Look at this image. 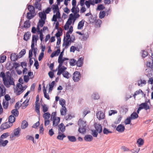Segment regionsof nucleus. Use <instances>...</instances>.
Segmentation results:
<instances>
[{
    "label": "nucleus",
    "instance_id": "1",
    "mask_svg": "<svg viewBox=\"0 0 153 153\" xmlns=\"http://www.w3.org/2000/svg\"><path fill=\"white\" fill-rule=\"evenodd\" d=\"M0 77H2L3 83L8 88L10 85H14L13 79L10 75L5 76L4 73L1 72L0 73Z\"/></svg>",
    "mask_w": 153,
    "mask_h": 153
},
{
    "label": "nucleus",
    "instance_id": "2",
    "mask_svg": "<svg viewBox=\"0 0 153 153\" xmlns=\"http://www.w3.org/2000/svg\"><path fill=\"white\" fill-rule=\"evenodd\" d=\"M78 125L79 126L78 131L80 133L83 134L86 132V121L80 119L78 122Z\"/></svg>",
    "mask_w": 153,
    "mask_h": 153
},
{
    "label": "nucleus",
    "instance_id": "3",
    "mask_svg": "<svg viewBox=\"0 0 153 153\" xmlns=\"http://www.w3.org/2000/svg\"><path fill=\"white\" fill-rule=\"evenodd\" d=\"M81 78L80 73L79 71H76L73 74V79L74 82H77Z\"/></svg>",
    "mask_w": 153,
    "mask_h": 153
},
{
    "label": "nucleus",
    "instance_id": "4",
    "mask_svg": "<svg viewBox=\"0 0 153 153\" xmlns=\"http://www.w3.org/2000/svg\"><path fill=\"white\" fill-rule=\"evenodd\" d=\"M139 106L141 109H144L146 110H147L150 108L149 105L146 102L141 103Z\"/></svg>",
    "mask_w": 153,
    "mask_h": 153
},
{
    "label": "nucleus",
    "instance_id": "5",
    "mask_svg": "<svg viewBox=\"0 0 153 153\" xmlns=\"http://www.w3.org/2000/svg\"><path fill=\"white\" fill-rule=\"evenodd\" d=\"M38 39V37L37 35H33V36L31 45L32 48H33L35 43L36 45L37 41Z\"/></svg>",
    "mask_w": 153,
    "mask_h": 153
},
{
    "label": "nucleus",
    "instance_id": "6",
    "mask_svg": "<svg viewBox=\"0 0 153 153\" xmlns=\"http://www.w3.org/2000/svg\"><path fill=\"white\" fill-rule=\"evenodd\" d=\"M6 94V88L3 85H0V97L4 96Z\"/></svg>",
    "mask_w": 153,
    "mask_h": 153
},
{
    "label": "nucleus",
    "instance_id": "7",
    "mask_svg": "<svg viewBox=\"0 0 153 153\" xmlns=\"http://www.w3.org/2000/svg\"><path fill=\"white\" fill-rule=\"evenodd\" d=\"M71 44L70 41H69V40L65 39V38H64L62 46L64 47L65 49L67 48L69 45H71Z\"/></svg>",
    "mask_w": 153,
    "mask_h": 153
},
{
    "label": "nucleus",
    "instance_id": "8",
    "mask_svg": "<svg viewBox=\"0 0 153 153\" xmlns=\"http://www.w3.org/2000/svg\"><path fill=\"white\" fill-rule=\"evenodd\" d=\"M94 127L98 133H100L102 131V128L101 125L99 124H95L94 125Z\"/></svg>",
    "mask_w": 153,
    "mask_h": 153
},
{
    "label": "nucleus",
    "instance_id": "9",
    "mask_svg": "<svg viewBox=\"0 0 153 153\" xmlns=\"http://www.w3.org/2000/svg\"><path fill=\"white\" fill-rule=\"evenodd\" d=\"M21 130L20 128H17L15 129L14 130V135H11L10 137H13L14 136H17L18 137L19 135V133Z\"/></svg>",
    "mask_w": 153,
    "mask_h": 153
},
{
    "label": "nucleus",
    "instance_id": "10",
    "mask_svg": "<svg viewBox=\"0 0 153 153\" xmlns=\"http://www.w3.org/2000/svg\"><path fill=\"white\" fill-rule=\"evenodd\" d=\"M97 118L99 120L104 119L105 117V114L103 112L101 111H99L96 114Z\"/></svg>",
    "mask_w": 153,
    "mask_h": 153
},
{
    "label": "nucleus",
    "instance_id": "11",
    "mask_svg": "<svg viewBox=\"0 0 153 153\" xmlns=\"http://www.w3.org/2000/svg\"><path fill=\"white\" fill-rule=\"evenodd\" d=\"M53 121V126H57L60 121V118L59 117H56L54 120H52Z\"/></svg>",
    "mask_w": 153,
    "mask_h": 153
},
{
    "label": "nucleus",
    "instance_id": "12",
    "mask_svg": "<svg viewBox=\"0 0 153 153\" xmlns=\"http://www.w3.org/2000/svg\"><path fill=\"white\" fill-rule=\"evenodd\" d=\"M125 129V128L124 126L120 124L117 127L116 129L119 132H122L124 131Z\"/></svg>",
    "mask_w": 153,
    "mask_h": 153
},
{
    "label": "nucleus",
    "instance_id": "13",
    "mask_svg": "<svg viewBox=\"0 0 153 153\" xmlns=\"http://www.w3.org/2000/svg\"><path fill=\"white\" fill-rule=\"evenodd\" d=\"M11 126V124L10 125L9 123L7 122L3 123L1 125V129L4 130L8 128Z\"/></svg>",
    "mask_w": 153,
    "mask_h": 153
},
{
    "label": "nucleus",
    "instance_id": "14",
    "mask_svg": "<svg viewBox=\"0 0 153 153\" xmlns=\"http://www.w3.org/2000/svg\"><path fill=\"white\" fill-rule=\"evenodd\" d=\"M39 15L41 18V20H45L46 19V15L44 11L39 12Z\"/></svg>",
    "mask_w": 153,
    "mask_h": 153
},
{
    "label": "nucleus",
    "instance_id": "15",
    "mask_svg": "<svg viewBox=\"0 0 153 153\" xmlns=\"http://www.w3.org/2000/svg\"><path fill=\"white\" fill-rule=\"evenodd\" d=\"M9 123L11 124V126H12V123H13L15 120V118L14 116L12 115L10 116L8 118Z\"/></svg>",
    "mask_w": 153,
    "mask_h": 153
},
{
    "label": "nucleus",
    "instance_id": "16",
    "mask_svg": "<svg viewBox=\"0 0 153 153\" xmlns=\"http://www.w3.org/2000/svg\"><path fill=\"white\" fill-rule=\"evenodd\" d=\"M58 127L59 132H63L65 130V126L62 123L59 124L58 126Z\"/></svg>",
    "mask_w": 153,
    "mask_h": 153
},
{
    "label": "nucleus",
    "instance_id": "17",
    "mask_svg": "<svg viewBox=\"0 0 153 153\" xmlns=\"http://www.w3.org/2000/svg\"><path fill=\"white\" fill-rule=\"evenodd\" d=\"M93 139L92 136L91 135H87L84 137V140L86 141L90 142Z\"/></svg>",
    "mask_w": 153,
    "mask_h": 153
},
{
    "label": "nucleus",
    "instance_id": "18",
    "mask_svg": "<svg viewBox=\"0 0 153 153\" xmlns=\"http://www.w3.org/2000/svg\"><path fill=\"white\" fill-rule=\"evenodd\" d=\"M83 58H79L76 62L77 66L79 67L81 66L83 64Z\"/></svg>",
    "mask_w": 153,
    "mask_h": 153
},
{
    "label": "nucleus",
    "instance_id": "19",
    "mask_svg": "<svg viewBox=\"0 0 153 153\" xmlns=\"http://www.w3.org/2000/svg\"><path fill=\"white\" fill-rule=\"evenodd\" d=\"M84 22L85 21L84 20H82L79 22L77 26L78 29L80 30L82 29L84 25Z\"/></svg>",
    "mask_w": 153,
    "mask_h": 153
},
{
    "label": "nucleus",
    "instance_id": "20",
    "mask_svg": "<svg viewBox=\"0 0 153 153\" xmlns=\"http://www.w3.org/2000/svg\"><path fill=\"white\" fill-rule=\"evenodd\" d=\"M18 56L15 53H12L10 55V58L12 61H15L17 59Z\"/></svg>",
    "mask_w": 153,
    "mask_h": 153
},
{
    "label": "nucleus",
    "instance_id": "21",
    "mask_svg": "<svg viewBox=\"0 0 153 153\" xmlns=\"http://www.w3.org/2000/svg\"><path fill=\"white\" fill-rule=\"evenodd\" d=\"M30 32H27L25 33L23 39L25 41H27L30 38Z\"/></svg>",
    "mask_w": 153,
    "mask_h": 153
},
{
    "label": "nucleus",
    "instance_id": "22",
    "mask_svg": "<svg viewBox=\"0 0 153 153\" xmlns=\"http://www.w3.org/2000/svg\"><path fill=\"white\" fill-rule=\"evenodd\" d=\"M51 115L49 112L45 113L43 115V117L45 120H49Z\"/></svg>",
    "mask_w": 153,
    "mask_h": 153
},
{
    "label": "nucleus",
    "instance_id": "23",
    "mask_svg": "<svg viewBox=\"0 0 153 153\" xmlns=\"http://www.w3.org/2000/svg\"><path fill=\"white\" fill-rule=\"evenodd\" d=\"M27 8L29 10V12L34 13L35 10L34 7L33 6L29 5H28Z\"/></svg>",
    "mask_w": 153,
    "mask_h": 153
},
{
    "label": "nucleus",
    "instance_id": "24",
    "mask_svg": "<svg viewBox=\"0 0 153 153\" xmlns=\"http://www.w3.org/2000/svg\"><path fill=\"white\" fill-rule=\"evenodd\" d=\"M58 133L59 135L57 137L58 139L62 140H63L64 138L66 137V136L63 134H62L60 132H59Z\"/></svg>",
    "mask_w": 153,
    "mask_h": 153
},
{
    "label": "nucleus",
    "instance_id": "25",
    "mask_svg": "<svg viewBox=\"0 0 153 153\" xmlns=\"http://www.w3.org/2000/svg\"><path fill=\"white\" fill-rule=\"evenodd\" d=\"M11 113L15 117H17L19 115V111L17 108L12 110Z\"/></svg>",
    "mask_w": 153,
    "mask_h": 153
},
{
    "label": "nucleus",
    "instance_id": "26",
    "mask_svg": "<svg viewBox=\"0 0 153 153\" xmlns=\"http://www.w3.org/2000/svg\"><path fill=\"white\" fill-rule=\"evenodd\" d=\"M60 111L61 114L62 115H65L66 114V109L65 106L63 107L62 106V108L60 109Z\"/></svg>",
    "mask_w": 153,
    "mask_h": 153
},
{
    "label": "nucleus",
    "instance_id": "27",
    "mask_svg": "<svg viewBox=\"0 0 153 153\" xmlns=\"http://www.w3.org/2000/svg\"><path fill=\"white\" fill-rule=\"evenodd\" d=\"M138 116L136 112H133L131 114L130 118L131 120H134L137 118Z\"/></svg>",
    "mask_w": 153,
    "mask_h": 153
},
{
    "label": "nucleus",
    "instance_id": "28",
    "mask_svg": "<svg viewBox=\"0 0 153 153\" xmlns=\"http://www.w3.org/2000/svg\"><path fill=\"white\" fill-rule=\"evenodd\" d=\"M67 137L69 140L71 142H75L76 140V138L74 136H68Z\"/></svg>",
    "mask_w": 153,
    "mask_h": 153
},
{
    "label": "nucleus",
    "instance_id": "29",
    "mask_svg": "<svg viewBox=\"0 0 153 153\" xmlns=\"http://www.w3.org/2000/svg\"><path fill=\"white\" fill-rule=\"evenodd\" d=\"M62 75L64 77L67 79H69L70 76V74L67 71H65L62 73Z\"/></svg>",
    "mask_w": 153,
    "mask_h": 153
},
{
    "label": "nucleus",
    "instance_id": "30",
    "mask_svg": "<svg viewBox=\"0 0 153 153\" xmlns=\"http://www.w3.org/2000/svg\"><path fill=\"white\" fill-rule=\"evenodd\" d=\"M137 143L138 144V146L140 147L143 145L144 141L142 138H140L137 140Z\"/></svg>",
    "mask_w": 153,
    "mask_h": 153
},
{
    "label": "nucleus",
    "instance_id": "31",
    "mask_svg": "<svg viewBox=\"0 0 153 153\" xmlns=\"http://www.w3.org/2000/svg\"><path fill=\"white\" fill-rule=\"evenodd\" d=\"M28 125V123L25 120L23 121L21 125L22 128V129H25L26 128L27 126Z\"/></svg>",
    "mask_w": 153,
    "mask_h": 153
},
{
    "label": "nucleus",
    "instance_id": "32",
    "mask_svg": "<svg viewBox=\"0 0 153 153\" xmlns=\"http://www.w3.org/2000/svg\"><path fill=\"white\" fill-rule=\"evenodd\" d=\"M30 26V23L29 20L26 21L24 23V27L25 28H28Z\"/></svg>",
    "mask_w": 153,
    "mask_h": 153
},
{
    "label": "nucleus",
    "instance_id": "33",
    "mask_svg": "<svg viewBox=\"0 0 153 153\" xmlns=\"http://www.w3.org/2000/svg\"><path fill=\"white\" fill-rule=\"evenodd\" d=\"M138 85L139 86H142V84H144L145 85L146 83V81L145 80H142L141 79L138 80L137 82Z\"/></svg>",
    "mask_w": 153,
    "mask_h": 153
},
{
    "label": "nucleus",
    "instance_id": "34",
    "mask_svg": "<svg viewBox=\"0 0 153 153\" xmlns=\"http://www.w3.org/2000/svg\"><path fill=\"white\" fill-rule=\"evenodd\" d=\"M44 89H43V93L44 94V97L48 100H49L50 97L48 94L46 93V90L45 89V86H43Z\"/></svg>",
    "mask_w": 153,
    "mask_h": 153
},
{
    "label": "nucleus",
    "instance_id": "35",
    "mask_svg": "<svg viewBox=\"0 0 153 153\" xmlns=\"http://www.w3.org/2000/svg\"><path fill=\"white\" fill-rule=\"evenodd\" d=\"M33 14L34 13L28 12L27 13V19H30L33 18L34 17Z\"/></svg>",
    "mask_w": 153,
    "mask_h": 153
},
{
    "label": "nucleus",
    "instance_id": "36",
    "mask_svg": "<svg viewBox=\"0 0 153 153\" xmlns=\"http://www.w3.org/2000/svg\"><path fill=\"white\" fill-rule=\"evenodd\" d=\"M59 104L61 105L62 107V106L63 107H65V101L64 99H61L59 100Z\"/></svg>",
    "mask_w": 153,
    "mask_h": 153
},
{
    "label": "nucleus",
    "instance_id": "37",
    "mask_svg": "<svg viewBox=\"0 0 153 153\" xmlns=\"http://www.w3.org/2000/svg\"><path fill=\"white\" fill-rule=\"evenodd\" d=\"M8 143V141L7 140H5L4 141H3L1 140V143H0V145L1 146H5L7 143Z\"/></svg>",
    "mask_w": 153,
    "mask_h": 153
},
{
    "label": "nucleus",
    "instance_id": "38",
    "mask_svg": "<svg viewBox=\"0 0 153 153\" xmlns=\"http://www.w3.org/2000/svg\"><path fill=\"white\" fill-rule=\"evenodd\" d=\"M3 107L4 108L6 109L8 105V102L7 101L3 100L2 103Z\"/></svg>",
    "mask_w": 153,
    "mask_h": 153
},
{
    "label": "nucleus",
    "instance_id": "39",
    "mask_svg": "<svg viewBox=\"0 0 153 153\" xmlns=\"http://www.w3.org/2000/svg\"><path fill=\"white\" fill-rule=\"evenodd\" d=\"M76 61L74 59H71L70 60V65L71 66H73L76 65Z\"/></svg>",
    "mask_w": 153,
    "mask_h": 153
},
{
    "label": "nucleus",
    "instance_id": "40",
    "mask_svg": "<svg viewBox=\"0 0 153 153\" xmlns=\"http://www.w3.org/2000/svg\"><path fill=\"white\" fill-rule=\"evenodd\" d=\"M6 56L4 55H1V57L0 58V62L3 63L6 59Z\"/></svg>",
    "mask_w": 153,
    "mask_h": 153
},
{
    "label": "nucleus",
    "instance_id": "41",
    "mask_svg": "<svg viewBox=\"0 0 153 153\" xmlns=\"http://www.w3.org/2000/svg\"><path fill=\"white\" fill-rule=\"evenodd\" d=\"M45 24V20H39L38 25L40 26L41 27H42Z\"/></svg>",
    "mask_w": 153,
    "mask_h": 153
},
{
    "label": "nucleus",
    "instance_id": "42",
    "mask_svg": "<svg viewBox=\"0 0 153 153\" xmlns=\"http://www.w3.org/2000/svg\"><path fill=\"white\" fill-rule=\"evenodd\" d=\"M92 97L94 99L97 100L100 98V97L98 94L94 93L92 95Z\"/></svg>",
    "mask_w": 153,
    "mask_h": 153
},
{
    "label": "nucleus",
    "instance_id": "43",
    "mask_svg": "<svg viewBox=\"0 0 153 153\" xmlns=\"http://www.w3.org/2000/svg\"><path fill=\"white\" fill-rule=\"evenodd\" d=\"M105 16V12L104 11L100 12L99 13V17L100 19L103 18Z\"/></svg>",
    "mask_w": 153,
    "mask_h": 153
},
{
    "label": "nucleus",
    "instance_id": "44",
    "mask_svg": "<svg viewBox=\"0 0 153 153\" xmlns=\"http://www.w3.org/2000/svg\"><path fill=\"white\" fill-rule=\"evenodd\" d=\"M35 7L36 9H38L39 10H41V6L39 3V2L36 1L35 4Z\"/></svg>",
    "mask_w": 153,
    "mask_h": 153
},
{
    "label": "nucleus",
    "instance_id": "45",
    "mask_svg": "<svg viewBox=\"0 0 153 153\" xmlns=\"http://www.w3.org/2000/svg\"><path fill=\"white\" fill-rule=\"evenodd\" d=\"M103 133L105 134H108L111 133L112 132L109 131L107 128H104L103 130Z\"/></svg>",
    "mask_w": 153,
    "mask_h": 153
},
{
    "label": "nucleus",
    "instance_id": "46",
    "mask_svg": "<svg viewBox=\"0 0 153 153\" xmlns=\"http://www.w3.org/2000/svg\"><path fill=\"white\" fill-rule=\"evenodd\" d=\"M26 53V51L25 49L22 50L19 53V56L21 57L22 56L25 55Z\"/></svg>",
    "mask_w": 153,
    "mask_h": 153
},
{
    "label": "nucleus",
    "instance_id": "47",
    "mask_svg": "<svg viewBox=\"0 0 153 153\" xmlns=\"http://www.w3.org/2000/svg\"><path fill=\"white\" fill-rule=\"evenodd\" d=\"M74 17L73 18L74 22L77 19L79 18L80 16V15L78 13H74Z\"/></svg>",
    "mask_w": 153,
    "mask_h": 153
},
{
    "label": "nucleus",
    "instance_id": "48",
    "mask_svg": "<svg viewBox=\"0 0 153 153\" xmlns=\"http://www.w3.org/2000/svg\"><path fill=\"white\" fill-rule=\"evenodd\" d=\"M140 92L143 93V91L139 89V90H137L133 94V97L135 98L136 96L137 95L139 94Z\"/></svg>",
    "mask_w": 153,
    "mask_h": 153
},
{
    "label": "nucleus",
    "instance_id": "49",
    "mask_svg": "<svg viewBox=\"0 0 153 153\" xmlns=\"http://www.w3.org/2000/svg\"><path fill=\"white\" fill-rule=\"evenodd\" d=\"M9 135L8 133H5L3 134L1 136V139H4L6 138Z\"/></svg>",
    "mask_w": 153,
    "mask_h": 153
},
{
    "label": "nucleus",
    "instance_id": "50",
    "mask_svg": "<svg viewBox=\"0 0 153 153\" xmlns=\"http://www.w3.org/2000/svg\"><path fill=\"white\" fill-rule=\"evenodd\" d=\"M92 134L94 137H97V136L98 133L96 130H92Z\"/></svg>",
    "mask_w": 153,
    "mask_h": 153
},
{
    "label": "nucleus",
    "instance_id": "51",
    "mask_svg": "<svg viewBox=\"0 0 153 153\" xmlns=\"http://www.w3.org/2000/svg\"><path fill=\"white\" fill-rule=\"evenodd\" d=\"M131 119L129 117L127 118L125 121V123L126 125L129 124L131 122Z\"/></svg>",
    "mask_w": 153,
    "mask_h": 153
},
{
    "label": "nucleus",
    "instance_id": "52",
    "mask_svg": "<svg viewBox=\"0 0 153 153\" xmlns=\"http://www.w3.org/2000/svg\"><path fill=\"white\" fill-rule=\"evenodd\" d=\"M42 108L43 111L44 113H45L46 112L48 111V108L46 105H44L43 106Z\"/></svg>",
    "mask_w": 153,
    "mask_h": 153
},
{
    "label": "nucleus",
    "instance_id": "53",
    "mask_svg": "<svg viewBox=\"0 0 153 153\" xmlns=\"http://www.w3.org/2000/svg\"><path fill=\"white\" fill-rule=\"evenodd\" d=\"M23 91H24L22 89H17L16 93V94L17 95H19Z\"/></svg>",
    "mask_w": 153,
    "mask_h": 153
},
{
    "label": "nucleus",
    "instance_id": "54",
    "mask_svg": "<svg viewBox=\"0 0 153 153\" xmlns=\"http://www.w3.org/2000/svg\"><path fill=\"white\" fill-rule=\"evenodd\" d=\"M70 33L68 32H67L65 36H64L65 39L66 40H69L70 37Z\"/></svg>",
    "mask_w": 153,
    "mask_h": 153
},
{
    "label": "nucleus",
    "instance_id": "55",
    "mask_svg": "<svg viewBox=\"0 0 153 153\" xmlns=\"http://www.w3.org/2000/svg\"><path fill=\"white\" fill-rule=\"evenodd\" d=\"M26 138L27 140H33V142H34V138L32 136L29 135H27L26 136Z\"/></svg>",
    "mask_w": 153,
    "mask_h": 153
},
{
    "label": "nucleus",
    "instance_id": "56",
    "mask_svg": "<svg viewBox=\"0 0 153 153\" xmlns=\"http://www.w3.org/2000/svg\"><path fill=\"white\" fill-rule=\"evenodd\" d=\"M44 53L43 52H41L40 54L38 60L39 61H41L44 57Z\"/></svg>",
    "mask_w": 153,
    "mask_h": 153
},
{
    "label": "nucleus",
    "instance_id": "57",
    "mask_svg": "<svg viewBox=\"0 0 153 153\" xmlns=\"http://www.w3.org/2000/svg\"><path fill=\"white\" fill-rule=\"evenodd\" d=\"M148 55V52L145 51H143L142 53V56L143 58H145Z\"/></svg>",
    "mask_w": 153,
    "mask_h": 153
},
{
    "label": "nucleus",
    "instance_id": "58",
    "mask_svg": "<svg viewBox=\"0 0 153 153\" xmlns=\"http://www.w3.org/2000/svg\"><path fill=\"white\" fill-rule=\"evenodd\" d=\"M65 71H64L62 69H61L60 68H58V71L57 73V75H59L64 72Z\"/></svg>",
    "mask_w": 153,
    "mask_h": 153
},
{
    "label": "nucleus",
    "instance_id": "59",
    "mask_svg": "<svg viewBox=\"0 0 153 153\" xmlns=\"http://www.w3.org/2000/svg\"><path fill=\"white\" fill-rule=\"evenodd\" d=\"M117 112V111L115 110H110L109 111V115L110 116H111L112 114H116Z\"/></svg>",
    "mask_w": 153,
    "mask_h": 153
},
{
    "label": "nucleus",
    "instance_id": "60",
    "mask_svg": "<svg viewBox=\"0 0 153 153\" xmlns=\"http://www.w3.org/2000/svg\"><path fill=\"white\" fill-rule=\"evenodd\" d=\"M75 37L74 35H72L71 36H70V37L69 41H70V42H73L75 40Z\"/></svg>",
    "mask_w": 153,
    "mask_h": 153
},
{
    "label": "nucleus",
    "instance_id": "61",
    "mask_svg": "<svg viewBox=\"0 0 153 153\" xmlns=\"http://www.w3.org/2000/svg\"><path fill=\"white\" fill-rule=\"evenodd\" d=\"M24 79L25 82H27L29 80V78L28 76L25 75L24 76Z\"/></svg>",
    "mask_w": 153,
    "mask_h": 153
},
{
    "label": "nucleus",
    "instance_id": "62",
    "mask_svg": "<svg viewBox=\"0 0 153 153\" xmlns=\"http://www.w3.org/2000/svg\"><path fill=\"white\" fill-rule=\"evenodd\" d=\"M27 76H28L29 77V76H30V79H32L34 77L33 72H31V71L28 72V75Z\"/></svg>",
    "mask_w": 153,
    "mask_h": 153
},
{
    "label": "nucleus",
    "instance_id": "63",
    "mask_svg": "<svg viewBox=\"0 0 153 153\" xmlns=\"http://www.w3.org/2000/svg\"><path fill=\"white\" fill-rule=\"evenodd\" d=\"M56 112H53L52 114L51 118V120H53L56 118Z\"/></svg>",
    "mask_w": 153,
    "mask_h": 153
},
{
    "label": "nucleus",
    "instance_id": "64",
    "mask_svg": "<svg viewBox=\"0 0 153 153\" xmlns=\"http://www.w3.org/2000/svg\"><path fill=\"white\" fill-rule=\"evenodd\" d=\"M73 118V117L71 114H68L65 117V119L66 120H70L71 119Z\"/></svg>",
    "mask_w": 153,
    "mask_h": 153
}]
</instances>
